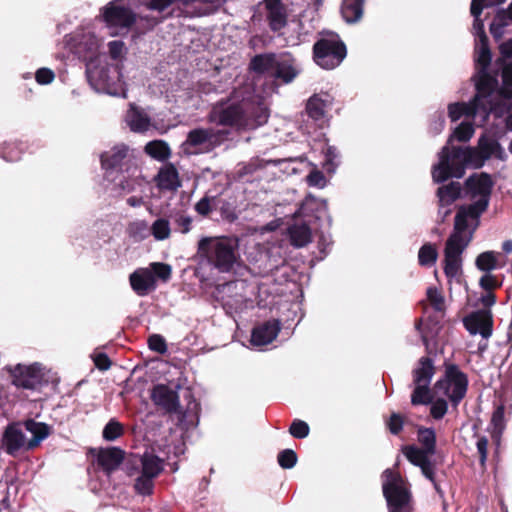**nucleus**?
I'll list each match as a JSON object with an SVG mask.
<instances>
[{
  "mask_svg": "<svg viewBox=\"0 0 512 512\" xmlns=\"http://www.w3.org/2000/svg\"><path fill=\"white\" fill-rule=\"evenodd\" d=\"M65 43L70 51L80 57L96 53L102 45V39L95 34L91 26L81 28L65 37Z\"/></svg>",
  "mask_w": 512,
  "mask_h": 512,
  "instance_id": "obj_17",
  "label": "nucleus"
},
{
  "mask_svg": "<svg viewBox=\"0 0 512 512\" xmlns=\"http://www.w3.org/2000/svg\"><path fill=\"white\" fill-rule=\"evenodd\" d=\"M24 427L27 432L31 434V438L28 439V449H34L43 440H45L51 432V427L43 422H37L33 419L25 421Z\"/></svg>",
  "mask_w": 512,
  "mask_h": 512,
  "instance_id": "obj_29",
  "label": "nucleus"
},
{
  "mask_svg": "<svg viewBox=\"0 0 512 512\" xmlns=\"http://www.w3.org/2000/svg\"><path fill=\"white\" fill-rule=\"evenodd\" d=\"M278 55L262 54L255 56L251 61V69L257 73H268L273 76Z\"/></svg>",
  "mask_w": 512,
  "mask_h": 512,
  "instance_id": "obj_33",
  "label": "nucleus"
},
{
  "mask_svg": "<svg viewBox=\"0 0 512 512\" xmlns=\"http://www.w3.org/2000/svg\"><path fill=\"white\" fill-rule=\"evenodd\" d=\"M383 495L389 512H412L411 494L407 482L391 469L382 475Z\"/></svg>",
  "mask_w": 512,
  "mask_h": 512,
  "instance_id": "obj_9",
  "label": "nucleus"
},
{
  "mask_svg": "<svg viewBox=\"0 0 512 512\" xmlns=\"http://www.w3.org/2000/svg\"><path fill=\"white\" fill-rule=\"evenodd\" d=\"M500 254L494 251H486L479 254L476 258V266L483 272H491L498 267V256Z\"/></svg>",
  "mask_w": 512,
  "mask_h": 512,
  "instance_id": "obj_38",
  "label": "nucleus"
},
{
  "mask_svg": "<svg viewBox=\"0 0 512 512\" xmlns=\"http://www.w3.org/2000/svg\"><path fill=\"white\" fill-rule=\"evenodd\" d=\"M330 106L331 99L328 95H313L307 102L306 111L310 118L323 124L326 122V113Z\"/></svg>",
  "mask_w": 512,
  "mask_h": 512,
  "instance_id": "obj_26",
  "label": "nucleus"
},
{
  "mask_svg": "<svg viewBox=\"0 0 512 512\" xmlns=\"http://www.w3.org/2000/svg\"><path fill=\"white\" fill-rule=\"evenodd\" d=\"M222 133L213 128H194L187 134L180 148L185 155L208 153L220 145Z\"/></svg>",
  "mask_w": 512,
  "mask_h": 512,
  "instance_id": "obj_14",
  "label": "nucleus"
},
{
  "mask_svg": "<svg viewBox=\"0 0 512 512\" xmlns=\"http://www.w3.org/2000/svg\"><path fill=\"white\" fill-rule=\"evenodd\" d=\"M238 240L229 237H203L198 242L197 256L220 273H229L239 263Z\"/></svg>",
  "mask_w": 512,
  "mask_h": 512,
  "instance_id": "obj_5",
  "label": "nucleus"
},
{
  "mask_svg": "<svg viewBox=\"0 0 512 512\" xmlns=\"http://www.w3.org/2000/svg\"><path fill=\"white\" fill-rule=\"evenodd\" d=\"M100 16L112 36L127 32L136 21L135 13L120 0L109 2L101 10Z\"/></svg>",
  "mask_w": 512,
  "mask_h": 512,
  "instance_id": "obj_15",
  "label": "nucleus"
},
{
  "mask_svg": "<svg viewBox=\"0 0 512 512\" xmlns=\"http://www.w3.org/2000/svg\"><path fill=\"white\" fill-rule=\"evenodd\" d=\"M94 362L100 370H107L110 367V360L105 354L97 355Z\"/></svg>",
  "mask_w": 512,
  "mask_h": 512,
  "instance_id": "obj_58",
  "label": "nucleus"
},
{
  "mask_svg": "<svg viewBox=\"0 0 512 512\" xmlns=\"http://www.w3.org/2000/svg\"><path fill=\"white\" fill-rule=\"evenodd\" d=\"M479 284L485 291H492L498 286L496 277L490 274V272H485L480 278Z\"/></svg>",
  "mask_w": 512,
  "mask_h": 512,
  "instance_id": "obj_54",
  "label": "nucleus"
},
{
  "mask_svg": "<svg viewBox=\"0 0 512 512\" xmlns=\"http://www.w3.org/2000/svg\"><path fill=\"white\" fill-rule=\"evenodd\" d=\"M148 346L152 351L159 354H165L167 352L166 341L159 334H153L148 338Z\"/></svg>",
  "mask_w": 512,
  "mask_h": 512,
  "instance_id": "obj_46",
  "label": "nucleus"
},
{
  "mask_svg": "<svg viewBox=\"0 0 512 512\" xmlns=\"http://www.w3.org/2000/svg\"><path fill=\"white\" fill-rule=\"evenodd\" d=\"M7 371L12 376L13 384L24 389H36L45 377V368L37 362L29 365L9 366Z\"/></svg>",
  "mask_w": 512,
  "mask_h": 512,
  "instance_id": "obj_18",
  "label": "nucleus"
},
{
  "mask_svg": "<svg viewBox=\"0 0 512 512\" xmlns=\"http://www.w3.org/2000/svg\"><path fill=\"white\" fill-rule=\"evenodd\" d=\"M98 463L107 472L115 470L124 459V452L117 447L101 449L98 453Z\"/></svg>",
  "mask_w": 512,
  "mask_h": 512,
  "instance_id": "obj_30",
  "label": "nucleus"
},
{
  "mask_svg": "<svg viewBox=\"0 0 512 512\" xmlns=\"http://www.w3.org/2000/svg\"><path fill=\"white\" fill-rule=\"evenodd\" d=\"M126 123L132 131L140 133L148 131L152 126L147 113L133 104H130L126 114Z\"/></svg>",
  "mask_w": 512,
  "mask_h": 512,
  "instance_id": "obj_28",
  "label": "nucleus"
},
{
  "mask_svg": "<svg viewBox=\"0 0 512 512\" xmlns=\"http://www.w3.org/2000/svg\"><path fill=\"white\" fill-rule=\"evenodd\" d=\"M266 18L273 31L282 29L287 20L285 8L281 0H264Z\"/></svg>",
  "mask_w": 512,
  "mask_h": 512,
  "instance_id": "obj_25",
  "label": "nucleus"
},
{
  "mask_svg": "<svg viewBox=\"0 0 512 512\" xmlns=\"http://www.w3.org/2000/svg\"><path fill=\"white\" fill-rule=\"evenodd\" d=\"M108 47L110 56L115 60L121 59L126 53L125 44L121 40L109 42Z\"/></svg>",
  "mask_w": 512,
  "mask_h": 512,
  "instance_id": "obj_51",
  "label": "nucleus"
},
{
  "mask_svg": "<svg viewBox=\"0 0 512 512\" xmlns=\"http://www.w3.org/2000/svg\"><path fill=\"white\" fill-rule=\"evenodd\" d=\"M495 301V296L491 291H486V293L481 297V303L487 308L493 306Z\"/></svg>",
  "mask_w": 512,
  "mask_h": 512,
  "instance_id": "obj_61",
  "label": "nucleus"
},
{
  "mask_svg": "<svg viewBox=\"0 0 512 512\" xmlns=\"http://www.w3.org/2000/svg\"><path fill=\"white\" fill-rule=\"evenodd\" d=\"M101 163L108 179L116 182L125 192L134 190L135 180H128L127 176H135L138 168L132 153L126 145L119 144L104 152L101 155Z\"/></svg>",
  "mask_w": 512,
  "mask_h": 512,
  "instance_id": "obj_6",
  "label": "nucleus"
},
{
  "mask_svg": "<svg viewBox=\"0 0 512 512\" xmlns=\"http://www.w3.org/2000/svg\"><path fill=\"white\" fill-rule=\"evenodd\" d=\"M306 181L309 186L324 188L327 184V180L323 173L317 169H313L306 177Z\"/></svg>",
  "mask_w": 512,
  "mask_h": 512,
  "instance_id": "obj_47",
  "label": "nucleus"
},
{
  "mask_svg": "<svg viewBox=\"0 0 512 512\" xmlns=\"http://www.w3.org/2000/svg\"><path fill=\"white\" fill-rule=\"evenodd\" d=\"M448 410V404L444 399H437L431 404L430 413L434 419H442Z\"/></svg>",
  "mask_w": 512,
  "mask_h": 512,
  "instance_id": "obj_50",
  "label": "nucleus"
},
{
  "mask_svg": "<svg viewBox=\"0 0 512 512\" xmlns=\"http://www.w3.org/2000/svg\"><path fill=\"white\" fill-rule=\"evenodd\" d=\"M309 431V425L305 421L298 419L292 422L289 429L290 434L297 439L306 438L309 435Z\"/></svg>",
  "mask_w": 512,
  "mask_h": 512,
  "instance_id": "obj_43",
  "label": "nucleus"
},
{
  "mask_svg": "<svg viewBox=\"0 0 512 512\" xmlns=\"http://www.w3.org/2000/svg\"><path fill=\"white\" fill-rule=\"evenodd\" d=\"M86 74L91 87L96 92L126 98L127 89L118 66L97 65L90 61L87 64Z\"/></svg>",
  "mask_w": 512,
  "mask_h": 512,
  "instance_id": "obj_8",
  "label": "nucleus"
},
{
  "mask_svg": "<svg viewBox=\"0 0 512 512\" xmlns=\"http://www.w3.org/2000/svg\"><path fill=\"white\" fill-rule=\"evenodd\" d=\"M145 152L158 160H166L170 156L168 144L162 140L150 141L145 146Z\"/></svg>",
  "mask_w": 512,
  "mask_h": 512,
  "instance_id": "obj_37",
  "label": "nucleus"
},
{
  "mask_svg": "<svg viewBox=\"0 0 512 512\" xmlns=\"http://www.w3.org/2000/svg\"><path fill=\"white\" fill-rule=\"evenodd\" d=\"M196 211L201 215H207L210 210V201L206 198L201 199L195 206Z\"/></svg>",
  "mask_w": 512,
  "mask_h": 512,
  "instance_id": "obj_59",
  "label": "nucleus"
},
{
  "mask_svg": "<svg viewBox=\"0 0 512 512\" xmlns=\"http://www.w3.org/2000/svg\"><path fill=\"white\" fill-rule=\"evenodd\" d=\"M176 224L181 233H188L191 229L192 219L189 216L181 215L176 219Z\"/></svg>",
  "mask_w": 512,
  "mask_h": 512,
  "instance_id": "obj_57",
  "label": "nucleus"
},
{
  "mask_svg": "<svg viewBox=\"0 0 512 512\" xmlns=\"http://www.w3.org/2000/svg\"><path fill=\"white\" fill-rule=\"evenodd\" d=\"M3 158H5L8 161H16L20 158L19 153H14L12 149L9 147L3 152Z\"/></svg>",
  "mask_w": 512,
  "mask_h": 512,
  "instance_id": "obj_64",
  "label": "nucleus"
},
{
  "mask_svg": "<svg viewBox=\"0 0 512 512\" xmlns=\"http://www.w3.org/2000/svg\"><path fill=\"white\" fill-rule=\"evenodd\" d=\"M297 462V455L291 449H285L278 455V463L284 469H291Z\"/></svg>",
  "mask_w": 512,
  "mask_h": 512,
  "instance_id": "obj_44",
  "label": "nucleus"
},
{
  "mask_svg": "<svg viewBox=\"0 0 512 512\" xmlns=\"http://www.w3.org/2000/svg\"><path fill=\"white\" fill-rule=\"evenodd\" d=\"M281 326L278 320H269L252 330L251 344L261 347L270 344L278 336Z\"/></svg>",
  "mask_w": 512,
  "mask_h": 512,
  "instance_id": "obj_20",
  "label": "nucleus"
},
{
  "mask_svg": "<svg viewBox=\"0 0 512 512\" xmlns=\"http://www.w3.org/2000/svg\"><path fill=\"white\" fill-rule=\"evenodd\" d=\"M500 150L499 143L491 136L483 135L477 148L444 146L438 154V163L432 167V178L440 183L449 177L461 178L466 167L479 168Z\"/></svg>",
  "mask_w": 512,
  "mask_h": 512,
  "instance_id": "obj_3",
  "label": "nucleus"
},
{
  "mask_svg": "<svg viewBox=\"0 0 512 512\" xmlns=\"http://www.w3.org/2000/svg\"><path fill=\"white\" fill-rule=\"evenodd\" d=\"M492 185L490 176L484 173L472 175L466 180L467 195L471 203L458 209L453 233L447 239L444 249V272L450 282L460 281L462 253L479 226L480 216L489 205Z\"/></svg>",
  "mask_w": 512,
  "mask_h": 512,
  "instance_id": "obj_2",
  "label": "nucleus"
},
{
  "mask_svg": "<svg viewBox=\"0 0 512 512\" xmlns=\"http://www.w3.org/2000/svg\"><path fill=\"white\" fill-rule=\"evenodd\" d=\"M434 375V366L428 358H422L418 367L414 370V391L411 396L413 405L428 404L431 402V379Z\"/></svg>",
  "mask_w": 512,
  "mask_h": 512,
  "instance_id": "obj_16",
  "label": "nucleus"
},
{
  "mask_svg": "<svg viewBox=\"0 0 512 512\" xmlns=\"http://www.w3.org/2000/svg\"><path fill=\"white\" fill-rule=\"evenodd\" d=\"M139 461L143 475L156 478L163 470V461L152 453H145Z\"/></svg>",
  "mask_w": 512,
  "mask_h": 512,
  "instance_id": "obj_31",
  "label": "nucleus"
},
{
  "mask_svg": "<svg viewBox=\"0 0 512 512\" xmlns=\"http://www.w3.org/2000/svg\"><path fill=\"white\" fill-rule=\"evenodd\" d=\"M3 447L10 455H15L22 449H28L29 440L25 437L19 425H9L2 438Z\"/></svg>",
  "mask_w": 512,
  "mask_h": 512,
  "instance_id": "obj_21",
  "label": "nucleus"
},
{
  "mask_svg": "<svg viewBox=\"0 0 512 512\" xmlns=\"http://www.w3.org/2000/svg\"><path fill=\"white\" fill-rule=\"evenodd\" d=\"M467 387V375L458 366L448 364L444 376L436 382L434 391L436 394L446 396L454 406H457L465 397Z\"/></svg>",
  "mask_w": 512,
  "mask_h": 512,
  "instance_id": "obj_12",
  "label": "nucleus"
},
{
  "mask_svg": "<svg viewBox=\"0 0 512 512\" xmlns=\"http://www.w3.org/2000/svg\"><path fill=\"white\" fill-rule=\"evenodd\" d=\"M461 185L458 182H451L438 188L437 196L440 203L452 205L460 196Z\"/></svg>",
  "mask_w": 512,
  "mask_h": 512,
  "instance_id": "obj_36",
  "label": "nucleus"
},
{
  "mask_svg": "<svg viewBox=\"0 0 512 512\" xmlns=\"http://www.w3.org/2000/svg\"><path fill=\"white\" fill-rule=\"evenodd\" d=\"M153 479L152 477L140 474L135 480V490L142 495H150L153 491Z\"/></svg>",
  "mask_w": 512,
  "mask_h": 512,
  "instance_id": "obj_42",
  "label": "nucleus"
},
{
  "mask_svg": "<svg viewBox=\"0 0 512 512\" xmlns=\"http://www.w3.org/2000/svg\"><path fill=\"white\" fill-rule=\"evenodd\" d=\"M512 23V3L509 8L505 11H500L495 16L493 22L490 25V32L494 38L498 39L502 37L504 33V27Z\"/></svg>",
  "mask_w": 512,
  "mask_h": 512,
  "instance_id": "obj_35",
  "label": "nucleus"
},
{
  "mask_svg": "<svg viewBox=\"0 0 512 512\" xmlns=\"http://www.w3.org/2000/svg\"><path fill=\"white\" fill-rule=\"evenodd\" d=\"M157 186L162 190L174 191L181 186L177 169L172 164L164 165L156 177Z\"/></svg>",
  "mask_w": 512,
  "mask_h": 512,
  "instance_id": "obj_27",
  "label": "nucleus"
},
{
  "mask_svg": "<svg viewBox=\"0 0 512 512\" xmlns=\"http://www.w3.org/2000/svg\"><path fill=\"white\" fill-rule=\"evenodd\" d=\"M418 440L422 448L416 446H405L403 454L415 466L421 469L425 477H432V462L430 456L435 453L436 435L431 428H421L418 431Z\"/></svg>",
  "mask_w": 512,
  "mask_h": 512,
  "instance_id": "obj_11",
  "label": "nucleus"
},
{
  "mask_svg": "<svg viewBox=\"0 0 512 512\" xmlns=\"http://www.w3.org/2000/svg\"><path fill=\"white\" fill-rule=\"evenodd\" d=\"M451 212H452V210H451V205L450 204H445V203H440L439 202L438 215H439V217L441 218L442 221H444L445 218L447 216H449Z\"/></svg>",
  "mask_w": 512,
  "mask_h": 512,
  "instance_id": "obj_62",
  "label": "nucleus"
},
{
  "mask_svg": "<svg viewBox=\"0 0 512 512\" xmlns=\"http://www.w3.org/2000/svg\"><path fill=\"white\" fill-rule=\"evenodd\" d=\"M427 297L432 305V307L438 311L442 312L445 308V300L442 294L436 288H429L427 290Z\"/></svg>",
  "mask_w": 512,
  "mask_h": 512,
  "instance_id": "obj_45",
  "label": "nucleus"
},
{
  "mask_svg": "<svg viewBox=\"0 0 512 512\" xmlns=\"http://www.w3.org/2000/svg\"><path fill=\"white\" fill-rule=\"evenodd\" d=\"M300 67L289 54L278 55L273 77L281 79L284 83L292 82L300 73Z\"/></svg>",
  "mask_w": 512,
  "mask_h": 512,
  "instance_id": "obj_23",
  "label": "nucleus"
},
{
  "mask_svg": "<svg viewBox=\"0 0 512 512\" xmlns=\"http://www.w3.org/2000/svg\"><path fill=\"white\" fill-rule=\"evenodd\" d=\"M130 232L132 235L143 239L150 234V227L146 221L138 220L130 225Z\"/></svg>",
  "mask_w": 512,
  "mask_h": 512,
  "instance_id": "obj_49",
  "label": "nucleus"
},
{
  "mask_svg": "<svg viewBox=\"0 0 512 512\" xmlns=\"http://www.w3.org/2000/svg\"><path fill=\"white\" fill-rule=\"evenodd\" d=\"M505 0H472L471 14L474 17L473 33L476 41H488L484 32V24L479 18L485 7L502 4Z\"/></svg>",
  "mask_w": 512,
  "mask_h": 512,
  "instance_id": "obj_24",
  "label": "nucleus"
},
{
  "mask_svg": "<svg viewBox=\"0 0 512 512\" xmlns=\"http://www.w3.org/2000/svg\"><path fill=\"white\" fill-rule=\"evenodd\" d=\"M55 78V74L51 69L40 68L36 71L35 79L41 85L50 84Z\"/></svg>",
  "mask_w": 512,
  "mask_h": 512,
  "instance_id": "obj_53",
  "label": "nucleus"
},
{
  "mask_svg": "<svg viewBox=\"0 0 512 512\" xmlns=\"http://www.w3.org/2000/svg\"><path fill=\"white\" fill-rule=\"evenodd\" d=\"M461 117H465L467 120L471 119L472 122L463 121L460 125H458L454 129L453 134L450 136V138L448 140V144H450L454 138L460 142L469 141L471 139V137L474 135V125L482 126L486 122V120H485L483 123L477 124L476 120L474 119L473 116L462 115Z\"/></svg>",
  "mask_w": 512,
  "mask_h": 512,
  "instance_id": "obj_32",
  "label": "nucleus"
},
{
  "mask_svg": "<svg viewBox=\"0 0 512 512\" xmlns=\"http://www.w3.org/2000/svg\"><path fill=\"white\" fill-rule=\"evenodd\" d=\"M444 124V117L442 115H439L438 119L431 123L430 129L433 131L434 134H438L443 130Z\"/></svg>",
  "mask_w": 512,
  "mask_h": 512,
  "instance_id": "obj_60",
  "label": "nucleus"
},
{
  "mask_svg": "<svg viewBox=\"0 0 512 512\" xmlns=\"http://www.w3.org/2000/svg\"><path fill=\"white\" fill-rule=\"evenodd\" d=\"M477 451L480 455V464L485 466L488 454V439L486 437H480L476 443Z\"/></svg>",
  "mask_w": 512,
  "mask_h": 512,
  "instance_id": "obj_55",
  "label": "nucleus"
},
{
  "mask_svg": "<svg viewBox=\"0 0 512 512\" xmlns=\"http://www.w3.org/2000/svg\"><path fill=\"white\" fill-rule=\"evenodd\" d=\"M324 167L328 172H334L338 166V153L334 147L328 146L325 150Z\"/></svg>",
  "mask_w": 512,
  "mask_h": 512,
  "instance_id": "obj_48",
  "label": "nucleus"
},
{
  "mask_svg": "<svg viewBox=\"0 0 512 512\" xmlns=\"http://www.w3.org/2000/svg\"><path fill=\"white\" fill-rule=\"evenodd\" d=\"M341 13L346 22H357L363 14V0H343Z\"/></svg>",
  "mask_w": 512,
  "mask_h": 512,
  "instance_id": "obj_34",
  "label": "nucleus"
},
{
  "mask_svg": "<svg viewBox=\"0 0 512 512\" xmlns=\"http://www.w3.org/2000/svg\"><path fill=\"white\" fill-rule=\"evenodd\" d=\"M123 434V426L116 420H110L103 429V438L114 441Z\"/></svg>",
  "mask_w": 512,
  "mask_h": 512,
  "instance_id": "obj_41",
  "label": "nucleus"
},
{
  "mask_svg": "<svg viewBox=\"0 0 512 512\" xmlns=\"http://www.w3.org/2000/svg\"><path fill=\"white\" fill-rule=\"evenodd\" d=\"M387 426L392 434H398L403 427V419L399 414L393 413L387 422Z\"/></svg>",
  "mask_w": 512,
  "mask_h": 512,
  "instance_id": "obj_56",
  "label": "nucleus"
},
{
  "mask_svg": "<svg viewBox=\"0 0 512 512\" xmlns=\"http://www.w3.org/2000/svg\"><path fill=\"white\" fill-rule=\"evenodd\" d=\"M213 106L209 121L220 126H229L237 131H249L264 125L269 118L266 105L257 98H242Z\"/></svg>",
  "mask_w": 512,
  "mask_h": 512,
  "instance_id": "obj_4",
  "label": "nucleus"
},
{
  "mask_svg": "<svg viewBox=\"0 0 512 512\" xmlns=\"http://www.w3.org/2000/svg\"><path fill=\"white\" fill-rule=\"evenodd\" d=\"M153 402L168 412L176 411L179 407V397L175 390L164 384L156 385L151 393Z\"/></svg>",
  "mask_w": 512,
  "mask_h": 512,
  "instance_id": "obj_22",
  "label": "nucleus"
},
{
  "mask_svg": "<svg viewBox=\"0 0 512 512\" xmlns=\"http://www.w3.org/2000/svg\"><path fill=\"white\" fill-rule=\"evenodd\" d=\"M500 52L505 57H512V40L503 42L500 45Z\"/></svg>",
  "mask_w": 512,
  "mask_h": 512,
  "instance_id": "obj_63",
  "label": "nucleus"
},
{
  "mask_svg": "<svg viewBox=\"0 0 512 512\" xmlns=\"http://www.w3.org/2000/svg\"><path fill=\"white\" fill-rule=\"evenodd\" d=\"M437 250L434 245L428 243L423 245L418 253L419 263L422 266L433 265L437 260Z\"/></svg>",
  "mask_w": 512,
  "mask_h": 512,
  "instance_id": "obj_40",
  "label": "nucleus"
},
{
  "mask_svg": "<svg viewBox=\"0 0 512 512\" xmlns=\"http://www.w3.org/2000/svg\"><path fill=\"white\" fill-rule=\"evenodd\" d=\"M464 325L473 335L480 334L483 338H488L492 334V318L489 311L472 313L464 319Z\"/></svg>",
  "mask_w": 512,
  "mask_h": 512,
  "instance_id": "obj_19",
  "label": "nucleus"
},
{
  "mask_svg": "<svg viewBox=\"0 0 512 512\" xmlns=\"http://www.w3.org/2000/svg\"><path fill=\"white\" fill-rule=\"evenodd\" d=\"M172 268L161 262H153L148 267L138 268L129 276L132 290L140 297L147 296L157 287V279L166 282L170 279Z\"/></svg>",
  "mask_w": 512,
  "mask_h": 512,
  "instance_id": "obj_10",
  "label": "nucleus"
},
{
  "mask_svg": "<svg viewBox=\"0 0 512 512\" xmlns=\"http://www.w3.org/2000/svg\"><path fill=\"white\" fill-rule=\"evenodd\" d=\"M491 422H492L495 432L500 434L505 427L504 407L503 406H499L496 408V410L493 412Z\"/></svg>",
  "mask_w": 512,
  "mask_h": 512,
  "instance_id": "obj_52",
  "label": "nucleus"
},
{
  "mask_svg": "<svg viewBox=\"0 0 512 512\" xmlns=\"http://www.w3.org/2000/svg\"><path fill=\"white\" fill-rule=\"evenodd\" d=\"M475 76L476 95L472 101L455 102L448 105V116L452 122L462 115L473 116L477 124L488 119L490 113L501 117L512 108V62L506 64L502 71V86L497 87V80L487 73L491 62V53L487 41H476Z\"/></svg>",
  "mask_w": 512,
  "mask_h": 512,
  "instance_id": "obj_1",
  "label": "nucleus"
},
{
  "mask_svg": "<svg viewBox=\"0 0 512 512\" xmlns=\"http://www.w3.org/2000/svg\"><path fill=\"white\" fill-rule=\"evenodd\" d=\"M150 234L157 241H163L170 237L171 227L170 223L165 218H158L150 226Z\"/></svg>",
  "mask_w": 512,
  "mask_h": 512,
  "instance_id": "obj_39",
  "label": "nucleus"
},
{
  "mask_svg": "<svg viewBox=\"0 0 512 512\" xmlns=\"http://www.w3.org/2000/svg\"><path fill=\"white\" fill-rule=\"evenodd\" d=\"M327 212V202L323 199H317L308 195L301 203L299 209L294 213V223L288 227V235L291 244L294 247L301 248L311 242L312 233L309 225L301 218L315 216L319 218L318 213Z\"/></svg>",
  "mask_w": 512,
  "mask_h": 512,
  "instance_id": "obj_7",
  "label": "nucleus"
},
{
  "mask_svg": "<svg viewBox=\"0 0 512 512\" xmlns=\"http://www.w3.org/2000/svg\"><path fill=\"white\" fill-rule=\"evenodd\" d=\"M346 57V47L339 36L329 33L314 45L315 62L324 69H334Z\"/></svg>",
  "mask_w": 512,
  "mask_h": 512,
  "instance_id": "obj_13",
  "label": "nucleus"
}]
</instances>
